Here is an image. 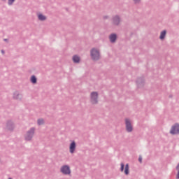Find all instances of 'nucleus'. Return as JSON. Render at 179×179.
Wrapping results in <instances>:
<instances>
[{
    "label": "nucleus",
    "mask_w": 179,
    "mask_h": 179,
    "mask_svg": "<svg viewBox=\"0 0 179 179\" xmlns=\"http://www.w3.org/2000/svg\"><path fill=\"white\" fill-rule=\"evenodd\" d=\"M3 1H6V0H3Z\"/></svg>",
    "instance_id": "5701e85b"
},
{
    "label": "nucleus",
    "mask_w": 179,
    "mask_h": 179,
    "mask_svg": "<svg viewBox=\"0 0 179 179\" xmlns=\"http://www.w3.org/2000/svg\"><path fill=\"white\" fill-rule=\"evenodd\" d=\"M113 23L115 24H118V23H120V17L118 16H116V17H114Z\"/></svg>",
    "instance_id": "f8f14e48"
},
{
    "label": "nucleus",
    "mask_w": 179,
    "mask_h": 179,
    "mask_svg": "<svg viewBox=\"0 0 179 179\" xmlns=\"http://www.w3.org/2000/svg\"><path fill=\"white\" fill-rule=\"evenodd\" d=\"M166 30H164L161 32L159 38L160 40H164V38L166 37Z\"/></svg>",
    "instance_id": "1a4fd4ad"
},
{
    "label": "nucleus",
    "mask_w": 179,
    "mask_h": 179,
    "mask_svg": "<svg viewBox=\"0 0 179 179\" xmlns=\"http://www.w3.org/2000/svg\"><path fill=\"white\" fill-rule=\"evenodd\" d=\"M15 2V0H8V5H12Z\"/></svg>",
    "instance_id": "a211bd4d"
},
{
    "label": "nucleus",
    "mask_w": 179,
    "mask_h": 179,
    "mask_svg": "<svg viewBox=\"0 0 179 179\" xmlns=\"http://www.w3.org/2000/svg\"><path fill=\"white\" fill-rule=\"evenodd\" d=\"M33 135H34V129H31L30 131L27 132L25 139L30 141V139L33 138Z\"/></svg>",
    "instance_id": "423d86ee"
},
{
    "label": "nucleus",
    "mask_w": 179,
    "mask_h": 179,
    "mask_svg": "<svg viewBox=\"0 0 179 179\" xmlns=\"http://www.w3.org/2000/svg\"><path fill=\"white\" fill-rule=\"evenodd\" d=\"M111 43H115V40H117V35L115 34H111L109 37Z\"/></svg>",
    "instance_id": "6e6552de"
},
{
    "label": "nucleus",
    "mask_w": 179,
    "mask_h": 179,
    "mask_svg": "<svg viewBox=\"0 0 179 179\" xmlns=\"http://www.w3.org/2000/svg\"><path fill=\"white\" fill-rule=\"evenodd\" d=\"M73 62L78 63L79 61H80V57H79L78 55H75L73 57Z\"/></svg>",
    "instance_id": "9b49d317"
},
{
    "label": "nucleus",
    "mask_w": 179,
    "mask_h": 179,
    "mask_svg": "<svg viewBox=\"0 0 179 179\" xmlns=\"http://www.w3.org/2000/svg\"><path fill=\"white\" fill-rule=\"evenodd\" d=\"M91 57L94 61H97L100 58V53L97 49H92L91 50Z\"/></svg>",
    "instance_id": "f257e3e1"
},
{
    "label": "nucleus",
    "mask_w": 179,
    "mask_h": 179,
    "mask_svg": "<svg viewBox=\"0 0 179 179\" xmlns=\"http://www.w3.org/2000/svg\"><path fill=\"white\" fill-rule=\"evenodd\" d=\"M1 52H2L3 54H4V52H3V50H2V51H1Z\"/></svg>",
    "instance_id": "4be33fe9"
},
{
    "label": "nucleus",
    "mask_w": 179,
    "mask_h": 179,
    "mask_svg": "<svg viewBox=\"0 0 179 179\" xmlns=\"http://www.w3.org/2000/svg\"><path fill=\"white\" fill-rule=\"evenodd\" d=\"M176 170L178 171V174L176 176V178L178 179L179 178V164L177 166Z\"/></svg>",
    "instance_id": "dca6fc26"
},
{
    "label": "nucleus",
    "mask_w": 179,
    "mask_h": 179,
    "mask_svg": "<svg viewBox=\"0 0 179 179\" xmlns=\"http://www.w3.org/2000/svg\"><path fill=\"white\" fill-rule=\"evenodd\" d=\"M43 124H44V120H43V119L38 120V125H43Z\"/></svg>",
    "instance_id": "2eb2a0df"
},
{
    "label": "nucleus",
    "mask_w": 179,
    "mask_h": 179,
    "mask_svg": "<svg viewBox=\"0 0 179 179\" xmlns=\"http://www.w3.org/2000/svg\"><path fill=\"white\" fill-rule=\"evenodd\" d=\"M134 1L135 3H138V2L141 1V0H134Z\"/></svg>",
    "instance_id": "412c9836"
},
{
    "label": "nucleus",
    "mask_w": 179,
    "mask_h": 179,
    "mask_svg": "<svg viewBox=\"0 0 179 179\" xmlns=\"http://www.w3.org/2000/svg\"><path fill=\"white\" fill-rule=\"evenodd\" d=\"M138 162H140V163H142V157H140L138 158Z\"/></svg>",
    "instance_id": "aec40b11"
},
{
    "label": "nucleus",
    "mask_w": 179,
    "mask_h": 179,
    "mask_svg": "<svg viewBox=\"0 0 179 179\" xmlns=\"http://www.w3.org/2000/svg\"><path fill=\"white\" fill-rule=\"evenodd\" d=\"M61 172L63 174L69 175L71 174V169L68 165H64L61 168Z\"/></svg>",
    "instance_id": "7ed1b4c3"
},
{
    "label": "nucleus",
    "mask_w": 179,
    "mask_h": 179,
    "mask_svg": "<svg viewBox=\"0 0 179 179\" xmlns=\"http://www.w3.org/2000/svg\"><path fill=\"white\" fill-rule=\"evenodd\" d=\"M38 17L39 20H45L47 19V17H45L43 14H38Z\"/></svg>",
    "instance_id": "ddd939ff"
},
{
    "label": "nucleus",
    "mask_w": 179,
    "mask_h": 179,
    "mask_svg": "<svg viewBox=\"0 0 179 179\" xmlns=\"http://www.w3.org/2000/svg\"><path fill=\"white\" fill-rule=\"evenodd\" d=\"M170 134L172 135H176V134H179V124H176L173 125L170 131Z\"/></svg>",
    "instance_id": "20e7f679"
},
{
    "label": "nucleus",
    "mask_w": 179,
    "mask_h": 179,
    "mask_svg": "<svg viewBox=\"0 0 179 179\" xmlns=\"http://www.w3.org/2000/svg\"><path fill=\"white\" fill-rule=\"evenodd\" d=\"M125 124H126V130L127 132H132L133 127L132 124L131 123V120L129 119H125Z\"/></svg>",
    "instance_id": "f03ea898"
},
{
    "label": "nucleus",
    "mask_w": 179,
    "mask_h": 179,
    "mask_svg": "<svg viewBox=\"0 0 179 179\" xmlns=\"http://www.w3.org/2000/svg\"><path fill=\"white\" fill-rule=\"evenodd\" d=\"M17 96H19V94H17V92L14 94L15 99H18V97H17Z\"/></svg>",
    "instance_id": "6ab92c4d"
},
{
    "label": "nucleus",
    "mask_w": 179,
    "mask_h": 179,
    "mask_svg": "<svg viewBox=\"0 0 179 179\" xmlns=\"http://www.w3.org/2000/svg\"><path fill=\"white\" fill-rule=\"evenodd\" d=\"M76 150V143H75V141H73L70 144V147H69L70 153H75Z\"/></svg>",
    "instance_id": "0eeeda50"
},
{
    "label": "nucleus",
    "mask_w": 179,
    "mask_h": 179,
    "mask_svg": "<svg viewBox=\"0 0 179 179\" xmlns=\"http://www.w3.org/2000/svg\"><path fill=\"white\" fill-rule=\"evenodd\" d=\"M124 173L126 174V176H128V174H129V165L128 164L125 166Z\"/></svg>",
    "instance_id": "9d476101"
},
{
    "label": "nucleus",
    "mask_w": 179,
    "mask_h": 179,
    "mask_svg": "<svg viewBox=\"0 0 179 179\" xmlns=\"http://www.w3.org/2000/svg\"><path fill=\"white\" fill-rule=\"evenodd\" d=\"M31 82L32 83H37V78H36V76H32L31 78Z\"/></svg>",
    "instance_id": "4468645a"
},
{
    "label": "nucleus",
    "mask_w": 179,
    "mask_h": 179,
    "mask_svg": "<svg viewBox=\"0 0 179 179\" xmlns=\"http://www.w3.org/2000/svg\"><path fill=\"white\" fill-rule=\"evenodd\" d=\"M120 166H121L120 171L122 172L124 171V163H121Z\"/></svg>",
    "instance_id": "f3484780"
},
{
    "label": "nucleus",
    "mask_w": 179,
    "mask_h": 179,
    "mask_svg": "<svg viewBox=\"0 0 179 179\" xmlns=\"http://www.w3.org/2000/svg\"><path fill=\"white\" fill-rule=\"evenodd\" d=\"M99 96V94L97 92H94L91 93V102L92 104H96L97 103V97Z\"/></svg>",
    "instance_id": "39448f33"
}]
</instances>
